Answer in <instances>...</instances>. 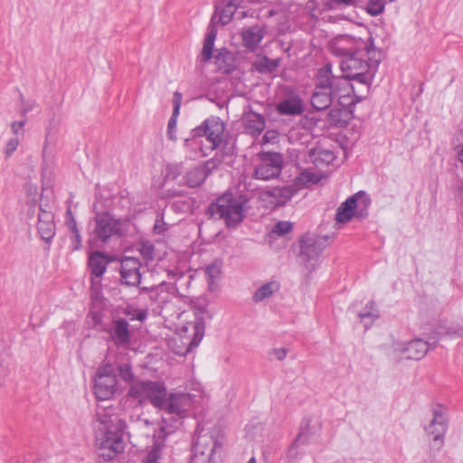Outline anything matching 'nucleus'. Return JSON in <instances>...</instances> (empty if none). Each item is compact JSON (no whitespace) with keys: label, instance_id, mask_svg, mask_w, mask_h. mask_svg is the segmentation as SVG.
Segmentation results:
<instances>
[{"label":"nucleus","instance_id":"1","mask_svg":"<svg viewBox=\"0 0 463 463\" xmlns=\"http://www.w3.org/2000/svg\"><path fill=\"white\" fill-rule=\"evenodd\" d=\"M335 52L343 58L340 68L346 78L367 88L372 84L383 59L372 36L365 41L344 36L335 43Z\"/></svg>","mask_w":463,"mask_h":463},{"label":"nucleus","instance_id":"2","mask_svg":"<svg viewBox=\"0 0 463 463\" xmlns=\"http://www.w3.org/2000/svg\"><path fill=\"white\" fill-rule=\"evenodd\" d=\"M117 407L99 406L96 412V422L99 423L100 436L97 438L99 456L106 460L115 458L125 449V422L118 413Z\"/></svg>","mask_w":463,"mask_h":463},{"label":"nucleus","instance_id":"3","mask_svg":"<svg viewBox=\"0 0 463 463\" xmlns=\"http://www.w3.org/2000/svg\"><path fill=\"white\" fill-rule=\"evenodd\" d=\"M223 443L224 435L220 429H198L190 463H216L215 456Z\"/></svg>","mask_w":463,"mask_h":463},{"label":"nucleus","instance_id":"4","mask_svg":"<svg viewBox=\"0 0 463 463\" xmlns=\"http://www.w3.org/2000/svg\"><path fill=\"white\" fill-rule=\"evenodd\" d=\"M245 202L231 193H224L208 207L210 216L223 220L228 228L239 225L245 217Z\"/></svg>","mask_w":463,"mask_h":463},{"label":"nucleus","instance_id":"5","mask_svg":"<svg viewBox=\"0 0 463 463\" xmlns=\"http://www.w3.org/2000/svg\"><path fill=\"white\" fill-rule=\"evenodd\" d=\"M93 239L102 243H108L114 238L124 234V222L117 219L109 213H97L94 217Z\"/></svg>","mask_w":463,"mask_h":463},{"label":"nucleus","instance_id":"6","mask_svg":"<svg viewBox=\"0 0 463 463\" xmlns=\"http://www.w3.org/2000/svg\"><path fill=\"white\" fill-rule=\"evenodd\" d=\"M319 75H322L324 80H327V86L332 93L333 97L339 99L340 105L344 102L352 104L354 99L351 97V92L354 91V88L350 83V79L346 78L343 73V76H334L332 73L331 64H326L322 69L319 70Z\"/></svg>","mask_w":463,"mask_h":463},{"label":"nucleus","instance_id":"7","mask_svg":"<svg viewBox=\"0 0 463 463\" xmlns=\"http://www.w3.org/2000/svg\"><path fill=\"white\" fill-rule=\"evenodd\" d=\"M117 378L111 364L99 367L94 378V393L101 401L110 400L116 392Z\"/></svg>","mask_w":463,"mask_h":463},{"label":"nucleus","instance_id":"8","mask_svg":"<svg viewBox=\"0 0 463 463\" xmlns=\"http://www.w3.org/2000/svg\"><path fill=\"white\" fill-rule=\"evenodd\" d=\"M283 166V158L279 153L268 152L261 156V161L254 171V176L260 180L278 177Z\"/></svg>","mask_w":463,"mask_h":463},{"label":"nucleus","instance_id":"9","mask_svg":"<svg viewBox=\"0 0 463 463\" xmlns=\"http://www.w3.org/2000/svg\"><path fill=\"white\" fill-rule=\"evenodd\" d=\"M224 130L225 126L223 121L217 117H211L193 131L194 136H205L207 140L212 144V149H215L223 140Z\"/></svg>","mask_w":463,"mask_h":463},{"label":"nucleus","instance_id":"10","mask_svg":"<svg viewBox=\"0 0 463 463\" xmlns=\"http://www.w3.org/2000/svg\"><path fill=\"white\" fill-rule=\"evenodd\" d=\"M194 396L187 392L170 393L165 400V403L161 409L169 414H174L179 418H184L193 407Z\"/></svg>","mask_w":463,"mask_h":463},{"label":"nucleus","instance_id":"11","mask_svg":"<svg viewBox=\"0 0 463 463\" xmlns=\"http://www.w3.org/2000/svg\"><path fill=\"white\" fill-rule=\"evenodd\" d=\"M140 261L137 258L124 257L120 264V281L121 284L137 287L140 284Z\"/></svg>","mask_w":463,"mask_h":463},{"label":"nucleus","instance_id":"12","mask_svg":"<svg viewBox=\"0 0 463 463\" xmlns=\"http://www.w3.org/2000/svg\"><path fill=\"white\" fill-rule=\"evenodd\" d=\"M326 82L327 80H324L322 75L318 74L317 82L310 98L311 105L317 111L326 110L332 104L333 96Z\"/></svg>","mask_w":463,"mask_h":463},{"label":"nucleus","instance_id":"13","mask_svg":"<svg viewBox=\"0 0 463 463\" xmlns=\"http://www.w3.org/2000/svg\"><path fill=\"white\" fill-rule=\"evenodd\" d=\"M358 200H363L365 208L370 204V199L366 197L365 193L358 192L339 205L335 213V221L341 223L348 222L354 214Z\"/></svg>","mask_w":463,"mask_h":463},{"label":"nucleus","instance_id":"14","mask_svg":"<svg viewBox=\"0 0 463 463\" xmlns=\"http://www.w3.org/2000/svg\"><path fill=\"white\" fill-rule=\"evenodd\" d=\"M108 333L111 341L115 345L119 347H127L131 342V333L129 323L125 318L113 319Z\"/></svg>","mask_w":463,"mask_h":463},{"label":"nucleus","instance_id":"15","mask_svg":"<svg viewBox=\"0 0 463 463\" xmlns=\"http://www.w3.org/2000/svg\"><path fill=\"white\" fill-rule=\"evenodd\" d=\"M299 246L300 250L298 256L306 264L317 260L324 250L320 240L309 235H305L300 238Z\"/></svg>","mask_w":463,"mask_h":463},{"label":"nucleus","instance_id":"16","mask_svg":"<svg viewBox=\"0 0 463 463\" xmlns=\"http://www.w3.org/2000/svg\"><path fill=\"white\" fill-rule=\"evenodd\" d=\"M448 429V421L443 412L439 410L433 411V418L430 423L425 427L429 436H433L434 446L439 449L443 445V439Z\"/></svg>","mask_w":463,"mask_h":463},{"label":"nucleus","instance_id":"17","mask_svg":"<svg viewBox=\"0 0 463 463\" xmlns=\"http://www.w3.org/2000/svg\"><path fill=\"white\" fill-rule=\"evenodd\" d=\"M37 230L41 238L50 242L55 235V223L54 216L52 212L40 207V213L38 214Z\"/></svg>","mask_w":463,"mask_h":463},{"label":"nucleus","instance_id":"18","mask_svg":"<svg viewBox=\"0 0 463 463\" xmlns=\"http://www.w3.org/2000/svg\"><path fill=\"white\" fill-rule=\"evenodd\" d=\"M347 102H344L340 107H334L327 114L326 120L332 127H346L353 118V111Z\"/></svg>","mask_w":463,"mask_h":463},{"label":"nucleus","instance_id":"19","mask_svg":"<svg viewBox=\"0 0 463 463\" xmlns=\"http://www.w3.org/2000/svg\"><path fill=\"white\" fill-rule=\"evenodd\" d=\"M296 192L295 186L283 185L269 188L264 191V194L270 199V203L275 206H282L292 198Z\"/></svg>","mask_w":463,"mask_h":463},{"label":"nucleus","instance_id":"20","mask_svg":"<svg viewBox=\"0 0 463 463\" xmlns=\"http://www.w3.org/2000/svg\"><path fill=\"white\" fill-rule=\"evenodd\" d=\"M242 122L246 133L252 137L260 136L265 128V118L261 114L249 110L243 113Z\"/></svg>","mask_w":463,"mask_h":463},{"label":"nucleus","instance_id":"21","mask_svg":"<svg viewBox=\"0 0 463 463\" xmlns=\"http://www.w3.org/2000/svg\"><path fill=\"white\" fill-rule=\"evenodd\" d=\"M167 397L166 386L163 382L150 381L148 383L147 402L154 407L163 409Z\"/></svg>","mask_w":463,"mask_h":463},{"label":"nucleus","instance_id":"22","mask_svg":"<svg viewBox=\"0 0 463 463\" xmlns=\"http://www.w3.org/2000/svg\"><path fill=\"white\" fill-rule=\"evenodd\" d=\"M429 350L428 342L421 338H416L408 342L402 349L408 359L420 360L423 358Z\"/></svg>","mask_w":463,"mask_h":463},{"label":"nucleus","instance_id":"23","mask_svg":"<svg viewBox=\"0 0 463 463\" xmlns=\"http://www.w3.org/2000/svg\"><path fill=\"white\" fill-rule=\"evenodd\" d=\"M308 155L310 160L317 167L328 165L335 159V155L332 150L326 149L320 146L312 147Z\"/></svg>","mask_w":463,"mask_h":463},{"label":"nucleus","instance_id":"24","mask_svg":"<svg viewBox=\"0 0 463 463\" xmlns=\"http://www.w3.org/2000/svg\"><path fill=\"white\" fill-rule=\"evenodd\" d=\"M109 262V260L104 253L100 251L91 253L89 257V267L91 276L97 279L101 278L107 269Z\"/></svg>","mask_w":463,"mask_h":463},{"label":"nucleus","instance_id":"25","mask_svg":"<svg viewBox=\"0 0 463 463\" xmlns=\"http://www.w3.org/2000/svg\"><path fill=\"white\" fill-rule=\"evenodd\" d=\"M148 383L149 380H137L133 382L127 392L128 398L136 400L139 404L146 403Z\"/></svg>","mask_w":463,"mask_h":463},{"label":"nucleus","instance_id":"26","mask_svg":"<svg viewBox=\"0 0 463 463\" xmlns=\"http://www.w3.org/2000/svg\"><path fill=\"white\" fill-rule=\"evenodd\" d=\"M277 110L282 115H300L303 110V103L298 96L288 98L277 106Z\"/></svg>","mask_w":463,"mask_h":463},{"label":"nucleus","instance_id":"27","mask_svg":"<svg viewBox=\"0 0 463 463\" xmlns=\"http://www.w3.org/2000/svg\"><path fill=\"white\" fill-rule=\"evenodd\" d=\"M214 16L212 18V24L208 28V33L203 43V46L201 52V61L203 62H208L213 55V46L217 36V29L213 25Z\"/></svg>","mask_w":463,"mask_h":463},{"label":"nucleus","instance_id":"28","mask_svg":"<svg viewBox=\"0 0 463 463\" xmlns=\"http://www.w3.org/2000/svg\"><path fill=\"white\" fill-rule=\"evenodd\" d=\"M194 337L188 344L187 347L184 350H175L174 352L178 355H185L192 348H195L199 345L204 335L205 324L202 317L196 318L194 323Z\"/></svg>","mask_w":463,"mask_h":463},{"label":"nucleus","instance_id":"29","mask_svg":"<svg viewBox=\"0 0 463 463\" xmlns=\"http://www.w3.org/2000/svg\"><path fill=\"white\" fill-rule=\"evenodd\" d=\"M244 45L250 50H255L264 37L263 31L259 26L250 27L242 32Z\"/></svg>","mask_w":463,"mask_h":463},{"label":"nucleus","instance_id":"30","mask_svg":"<svg viewBox=\"0 0 463 463\" xmlns=\"http://www.w3.org/2000/svg\"><path fill=\"white\" fill-rule=\"evenodd\" d=\"M207 176L205 169L199 165L186 174V184L190 187H198L205 181Z\"/></svg>","mask_w":463,"mask_h":463},{"label":"nucleus","instance_id":"31","mask_svg":"<svg viewBox=\"0 0 463 463\" xmlns=\"http://www.w3.org/2000/svg\"><path fill=\"white\" fill-rule=\"evenodd\" d=\"M279 286L275 281L265 283L255 291L252 298L255 302H260L271 297L274 292L279 290Z\"/></svg>","mask_w":463,"mask_h":463},{"label":"nucleus","instance_id":"32","mask_svg":"<svg viewBox=\"0 0 463 463\" xmlns=\"http://www.w3.org/2000/svg\"><path fill=\"white\" fill-rule=\"evenodd\" d=\"M279 63V60H272L267 56H264L260 60L255 61L253 66L255 70L260 73H270L277 70Z\"/></svg>","mask_w":463,"mask_h":463},{"label":"nucleus","instance_id":"33","mask_svg":"<svg viewBox=\"0 0 463 463\" xmlns=\"http://www.w3.org/2000/svg\"><path fill=\"white\" fill-rule=\"evenodd\" d=\"M164 441H155L152 449L148 451L146 458L143 459V463H160L159 460L162 455V448Z\"/></svg>","mask_w":463,"mask_h":463},{"label":"nucleus","instance_id":"34","mask_svg":"<svg viewBox=\"0 0 463 463\" xmlns=\"http://www.w3.org/2000/svg\"><path fill=\"white\" fill-rule=\"evenodd\" d=\"M215 60V63L220 70H223L224 71H228L227 68L229 65V61L231 60V53L226 49H220L215 51V54L213 55Z\"/></svg>","mask_w":463,"mask_h":463},{"label":"nucleus","instance_id":"35","mask_svg":"<svg viewBox=\"0 0 463 463\" xmlns=\"http://www.w3.org/2000/svg\"><path fill=\"white\" fill-rule=\"evenodd\" d=\"M236 6L235 5L230 1L229 3H227L222 8V10L220 11V14H219V22L222 24V25H226L228 24L233 18V15L236 12Z\"/></svg>","mask_w":463,"mask_h":463},{"label":"nucleus","instance_id":"36","mask_svg":"<svg viewBox=\"0 0 463 463\" xmlns=\"http://www.w3.org/2000/svg\"><path fill=\"white\" fill-rule=\"evenodd\" d=\"M174 110L171 118L168 121V132L171 133L172 129H174L176 126V117L179 114L181 101H182V94L178 91L174 93Z\"/></svg>","mask_w":463,"mask_h":463},{"label":"nucleus","instance_id":"37","mask_svg":"<svg viewBox=\"0 0 463 463\" xmlns=\"http://www.w3.org/2000/svg\"><path fill=\"white\" fill-rule=\"evenodd\" d=\"M119 377L126 383L131 384L136 382L135 374L133 373L132 367L128 364H120L118 367Z\"/></svg>","mask_w":463,"mask_h":463},{"label":"nucleus","instance_id":"38","mask_svg":"<svg viewBox=\"0 0 463 463\" xmlns=\"http://www.w3.org/2000/svg\"><path fill=\"white\" fill-rule=\"evenodd\" d=\"M384 10L383 0H368L366 11L373 16L381 14Z\"/></svg>","mask_w":463,"mask_h":463},{"label":"nucleus","instance_id":"39","mask_svg":"<svg viewBox=\"0 0 463 463\" xmlns=\"http://www.w3.org/2000/svg\"><path fill=\"white\" fill-rule=\"evenodd\" d=\"M292 229L293 224L290 222L280 221L274 225L271 232L279 236H283L290 232Z\"/></svg>","mask_w":463,"mask_h":463},{"label":"nucleus","instance_id":"40","mask_svg":"<svg viewBox=\"0 0 463 463\" xmlns=\"http://www.w3.org/2000/svg\"><path fill=\"white\" fill-rule=\"evenodd\" d=\"M359 317L363 320L365 318L376 319L378 318V311L375 309V305L373 301H370L366 306L364 310L361 311L358 314Z\"/></svg>","mask_w":463,"mask_h":463},{"label":"nucleus","instance_id":"41","mask_svg":"<svg viewBox=\"0 0 463 463\" xmlns=\"http://www.w3.org/2000/svg\"><path fill=\"white\" fill-rule=\"evenodd\" d=\"M222 271V263L220 261L213 262L212 264L206 267V274L212 279H214L219 277Z\"/></svg>","mask_w":463,"mask_h":463},{"label":"nucleus","instance_id":"42","mask_svg":"<svg viewBox=\"0 0 463 463\" xmlns=\"http://www.w3.org/2000/svg\"><path fill=\"white\" fill-rule=\"evenodd\" d=\"M221 164L222 159L220 157L214 156L201 165L205 169L206 175H209L214 169L218 168Z\"/></svg>","mask_w":463,"mask_h":463},{"label":"nucleus","instance_id":"43","mask_svg":"<svg viewBox=\"0 0 463 463\" xmlns=\"http://www.w3.org/2000/svg\"><path fill=\"white\" fill-rule=\"evenodd\" d=\"M71 250H78L81 247V237L80 231H73L71 232Z\"/></svg>","mask_w":463,"mask_h":463},{"label":"nucleus","instance_id":"44","mask_svg":"<svg viewBox=\"0 0 463 463\" xmlns=\"http://www.w3.org/2000/svg\"><path fill=\"white\" fill-rule=\"evenodd\" d=\"M66 224L71 232L79 230L71 208L66 211Z\"/></svg>","mask_w":463,"mask_h":463},{"label":"nucleus","instance_id":"45","mask_svg":"<svg viewBox=\"0 0 463 463\" xmlns=\"http://www.w3.org/2000/svg\"><path fill=\"white\" fill-rule=\"evenodd\" d=\"M153 230L156 234H163L167 230V224L163 217L156 218Z\"/></svg>","mask_w":463,"mask_h":463},{"label":"nucleus","instance_id":"46","mask_svg":"<svg viewBox=\"0 0 463 463\" xmlns=\"http://www.w3.org/2000/svg\"><path fill=\"white\" fill-rule=\"evenodd\" d=\"M18 145H19V140L17 138H11L5 146V156L7 157L10 156L16 150Z\"/></svg>","mask_w":463,"mask_h":463},{"label":"nucleus","instance_id":"47","mask_svg":"<svg viewBox=\"0 0 463 463\" xmlns=\"http://www.w3.org/2000/svg\"><path fill=\"white\" fill-rule=\"evenodd\" d=\"M309 437L306 433H299L292 443L291 449L298 448L299 445H305L308 442Z\"/></svg>","mask_w":463,"mask_h":463},{"label":"nucleus","instance_id":"48","mask_svg":"<svg viewBox=\"0 0 463 463\" xmlns=\"http://www.w3.org/2000/svg\"><path fill=\"white\" fill-rule=\"evenodd\" d=\"M173 432V429L171 426H167L165 424V420H163L162 424L160 426L159 431H158V439L162 438L163 439L165 438L166 435Z\"/></svg>","mask_w":463,"mask_h":463},{"label":"nucleus","instance_id":"49","mask_svg":"<svg viewBox=\"0 0 463 463\" xmlns=\"http://www.w3.org/2000/svg\"><path fill=\"white\" fill-rule=\"evenodd\" d=\"M24 124H25V120L13 122L11 124L12 132L14 135H18L19 131L22 130V128H24Z\"/></svg>","mask_w":463,"mask_h":463},{"label":"nucleus","instance_id":"50","mask_svg":"<svg viewBox=\"0 0 463 463\" xmlns=\"http://www.w3.org/2000/svg\"><path fill=\"white\" fill-rule=\"evenodd\" d=\"M273 354L278 360L281 361L286 358L288 351L286 348H277L273 350Z\"/></svg>","mask_w":463,"mask_h":463},{"label":"nucleus","instance_id":"51","mask_svg":"<svg viewBox=\"0 0 463 463\" xmlns=\"http://www.w3.org/2000/svg\"><path fill=\"white\" fill-rule=\"evenodd\" d=\"M304 175L307 177V181H310L312 183H316L318 181V179L317 178V175L313 173L305 172Z\"/></svg>","mask_w":463,"mask_h":463},{"label":"nucleus","instance_id":"52","mask_svg":"<svg viewBox=\"0 0 463 463\" xmlns=\"http://www.w3.org/2000/svg\"><path fill=\"white\" fill-rule=\"evenodd\" d=\"M335 2L339 5H351L354 0H335Z\"/></svg>","mask_w":463,"mask_h":463},{"label":"nucleus","instance_id":"53","mask_svg":"<svg viewBox=\"0 0 463 463\" xmlns=\"http://www.w3.org/2000/svg\"><path fill=\"white\" fill-rule=\"evenodd\" d=\"M146 317V313L145 311H139L137 315V319L139 321H143Z\"/></svg>","mask_w":463,"mask_h":463},{"label":"nucleus","instance_id":"54","mask_svg":"<svg viewBox=\"0 0 463 463\" xmlns=\"http://www.w3.org/2000/svg\"><path fill=\"white\" fill-rule=\"evenodd\" d=\"M156 289V287H151V288H147V287H143L140 288L141 291H144V292H152Z\"/></svg>","mask_w":463,"mask_h":463},{"label":"nucleus","instance_id":"55","mask_svg":"<svg viewBox=\"0 0 463 463\" xmlns=\"http://www.w3.org/2000/svg\"><path fill=\"white\" fill-rule=\"evenodd\" d=\"M255 462H256L255 458H251L248 461V463H255Z\"/></svg>","mask_w":463,"mask_h":463}]
</instances>
